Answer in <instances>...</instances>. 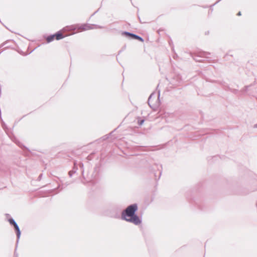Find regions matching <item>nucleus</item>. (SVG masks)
I'll list each match as a JSON object with an SVG mask.
<instances>
[{"mask_svg": "<svg viewBox=\"0 0 257 257\" xmlns=\"http://www.w3.org/2000/svg\"><path fill=\"white\" fill-rule=\"evenodd\" d=\"M42 174H40V175H39V177H38V179H39V180H41V178H42Z\"/></svg>", "mask_w": 257, "mask_h": 257, "instance_id": "10", "label": "nucleus"}, {"mask_svg": "<svg viewBox=\"0 0 257 257\" xmlns=\"http://www.w3.org/2000/svg\"><path fill=\"white\" fill-rule=\"evenodd\" d=\"M69 176L71 177L72 176V171H69Z\"/></svg>", "mask_w": 257, "mask_h": 257, "instance_id": "12", "label": "nucleus"}, {"mask_svg": "<svg viewBox=\"0 0 257 257\" xmlns=\"http://www.w3.org/2000/svg\"><path fill=\"white\" fill-rule=\"evenodd\" d=\"M154 95H156V93L155 92H153L151 93V94L150 95L149 98H148V104L149 105V106L151 107V108H153V106L152 105H151V99H152L153 97L154 96Z\"/></svg>", "mask_w": 257, "mask_h": 257, "instance_id": "6", "label": "nucleus"}, {"mask_svg": "<svg viewBox=\"0 0 257 257\" xmlns=\"http://www.w3.org/2000/svg\"><path fill=\"white\" fill-rule=\"evenodd\" d=\"M160 96V91H159V92H158V99H159Z\"/></svg>", "mask_w": 257, "mask_h": 257, "instance_id": "11", "label": "nucleus"}, {"mask_svg": "<svg viewBox=\"0 0 257 257\" xmlns=\"http://www.w3.org/2000/svg\"><path fill=\"white\" fill-rule=\"evenodd\" d=\"M63 38L64 36L63 35V34L60 32H58L55 34L48 36L47 37L46 40L48 43H50L52 42L55 38H56L57 40H59L60 39H63Z\"/></svg>", "mask_w": 257, "mask_h": 257, "instance_id": "3", "label": "nucleus"}, {"mask_svg": "<svg viewBox=\"0 0 257 257\" xmlns=\"http://www.w3.org/2000/svg\"><path fill=\"white\" fill-rule=\"evenodd\" d=\"M195 60L197 61H201L200 60H199V59H195Z\"/></svg>", "mask_w": 257, "mask_h": 257, "instance_id": "14", "label": "nucleus"}, {"mask_svg": "<svg viewBox=\"0 0 257 257\" xmlns=\"http://www.w3.org/2000/svg\"><path fill=\"white\" fill-rule=\"evenodd\" d=\"M138 207L137 204H133L128 206L122 212L121 218L125 221L134 223L135 225L140 224L142 220L136 214Z\"/></svg>", "mask_w": 257, "mask_h": 257, "instance_id": "1", "label": "nucleus"}, {"mask_svg": "<svg viewBox=\"0 0 257 257\" xmlns=\"http://www.w3.org/2000/svg\"><path fill=\"white\" fill-rule=\"evenodd\" d=\"M211 55V54L206 52H202L199 54V57H204L207 59H209L210 58L209 56Z\"/></svg>", "mask_w": 257, "mask_h": 257, "instance_id": "5", "label": "nucleus"}, {"mask_svg": "<svg viewBox=\"0 0 257 257\" xmlns=\"http://www.w3.org/2000/svg\"><path fill=\"white\" fill-rule=\"evenodd\" d=\"M123 34L126 36H130L131 37H133V35L134 34L128 32H124Z\"/></svg>", "mask_w": 257, "mask_h": 257, "instance_id": "9", "label": "nucleus"}, {"mask_svg": "<svg viewBox=\"0 0 257 257\" xmlns=\"http://www.w3.org/2000/svg\"><path fill=\"white\" fill-rule=\"evenodd\" d=\"M9 222L11 225H13L14 226V227L15 228L17 236L18 238V241L19 240L20 236H21V230L20 229L17 224V223L16 222L15 220L13 218H10L9 219Z\"/></svg>", "mask_w": 257, "mask_h": 257, "instance_id": "4", "label": "nucleus"}, {"mask_svg": "<svg viewBox=\"0 0 257 257\" xmlns=\"http://www.w3.org/2000/svg\"><path fill=\"white\" fill-rule=\"evenodd\" d=\"M145 120L142 119L141 117H139L138 119V123L139 125H141L143 124Z\"/></svg>", "mask_w": 257, "mask_h": 257, "instance_id": "8", "label": "nucleus"}, {"mask_svg": "<svg viewBox=\"0 0 257 257\" xmlns=\"http://www.w3.org/2000/svg\"><path fill=\"white\" fill-rule=\"evenodd\" d=\"M241 12H239L238 13H237V15L238 16H241Z\"/></svg>", "mask_w": 257, "mask_h": 257, "instance_id": "13", "label": "nucleus"}, {"mask_svg": "<svg viewBox=\"0 0 257 257\" xmlns=\"http://www.w3.org/2000/svg\"><path fill=\"white\" fill-rule=\"evenodd\" d=\"M73 30H76V29H81L83 31H86L88 30L92 29L94 28H102V27L98 26L97 25H92L90 24H82L81 25H76L75 26H72Z\"/></svg>", "mask_w": 257, "mask_h": 257, "instance_id": "2", "label": "nucleus"}, {"mask_svg": "<svg viewBox=\"0 0 257 257\" xmlns=\"http://www.w3.org/2000/svg\"><path fill=\"white\" fill-rule=\"evenodd\" d=\"M132 38L133 39H135L138 40L140 41L141 42H144V39L142 37H141L138 35H137L136 34H134V35H133V37H132Z\"/></svg>", "mask_w": 257, "mask_h": 257, "instance_id": "7", "label": "nucleus"}]
</instances>
